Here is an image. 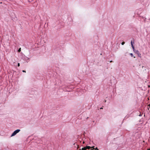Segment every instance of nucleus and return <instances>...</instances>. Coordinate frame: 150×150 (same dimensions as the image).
Returning <instances> with one entry per match:
<instances>
[{
	"label": "nucleus",
	"mask_w": 150,
	"mask_h": 150,
	"mask_svg": "<svg viewBox=\"0 0 150 150\" xmlns=\"http://www.w3.org/2000/svg\"><path fill=\"white\" fill-rule=\"evenodd\" d=\"M21 58L23 60L26 61L27 62H28L30 59V58L27 57L23 54H21Z\"/></svg>",
	"instance_id": "nucleus-1"
},
{
	"label": "nucleus",
	"mask_w": 150,
	"mask_h": 150,
	"mask_svg": "<svg viewBox=\"0 0 150 150\" xmlns=\"http://www.w3.org/2000/svg\"><path fill=\"white\" fill-rule=\"evenodd\" d=\"M57 23L58 24V27L59 28H61L64 26V23L61 20L58 21H57Z\"/></svg>",
	"instance_id": "nucleus-2"
},
{
	"label": "nucleus",
	"mask_w": 150,
	"mask_h": 150,
	"mask_svg": "<svg viewBox=\"0 0 150 150\" xmlns=\"http://www.w3.org/2000/svg\"><path fill=\"white\" fill-rule=\"evenodd\" d=\"M20 129H17L15 131H14L12 133L11 135V137H13L17 133H18L20 131Z\"/></svg>",
	"instance_id": "nucleus-3"
},
{
	"label": "nucleus",
	"mask_w": 150,
	"mask_h": 150,
	"mask_svg": "<svg viewBox=\"0 0 150 150\" xmlns=\"http://www.w3.org/2000/svg\"><path fill=\"white\" fill-rule=\"evenodd\" d=\"M133 50L134 52L135 53H136V54H137L138 55V56L139 57H141V54H140L139 52L138 51V50H135L134 49H134H133Z\"/></svg>",
	"instance_id": "nucleus-4"
},
{
	"label": "nucleus",
	"mask_w": 150,
	"mask_h": 150,
	"mask_svg": "<svg viewBox=\"0 0 150 150\" xmlns=\"http://www.w3.org/2000/svg\"><path fill=\"white\" fill-rule=\"evenodd\" d=\"M134 44V39H133V40H132L131 42V44L132 47L133 49H134V46L133 44Z\"/></svg>",
	"instance_id": "nucleus-5"
},
{
	"label": "nucleus",
	"mask_w": 150,
	"mask_h": 150,
	"mask_svg": "<svg viewBox=\"0 0 150 150\" xmlns=\"http://www.w3.org/2000/svg\"><path fill=\"white\" fill-rule=\"evenodd\" d=\"M72 34V33L68 32V33H67L66 34H65L64 35V36L67 37H69V36H70Z\"/></svg>",
	"instance_id": "nucleus-6"
},
{
	"label": "nucleus",
	"mask_w": 150,
	"mask_h": 150,
	"mask_svg": "<svg viewBox=\"0 0 150 150\" xmlns=\"http://www.w3.org/2000/svg\"><path fill=\"white\" fill-rule=\"evenodd\" d=\"M91 147V148L90 149H91V150H93L94 149H95L96 150H98V149L97 147L96 148H94L95 146H92Z\"/></svg>",
	"instance_id": "nucleus-7"
},
{
	"label": "nucleus",
	"mask_w": 150,
	"mask_h": 150,
	"mask_svg": "<svg viewBox=\"0 0 150 150\" xmlns=\"http://www.w3.org/2000/svg\"><path fill=\"white\" fill-rule=\"evenodd\" d=\"M21 48H19L18 50V52H20L21 51Z\"/></svg>",
	"instance_id": "nucleus-8"
},
{
	"label": "nucleus",
	"mask_w": 150,
	"mask_h": 150,
	"mask_svg": "<svg viewBox=\"0 0 150 150\" xmlns=\"http://www.w3.org/2000/svg\"><path fill=\"white\" fill-rule=\"evenodd\" d=\"M129 117V116H128V115H127V116H126L125 117V118H124V119H127V118H128Z\"/></svg>",
	"instance_id": "nucleus-9"
},
{
	"label": "nucleus",
	"mask_w": 150,
	"mask_h": 150,
	"mask_svg": "<svg viewBox=\"0 0 150 150\" xmlns=\"http://www.w3.org/2000/svg\"><path fill=\"white\" fill-rule=\"evenodd\" d=\"M130 55L132 57H133V54L132 53H130Z\"/></svg>",
	"instance_id": "nucleus-10"
},
{
	"label": "nucleus",
	"mask_w": 150,
	"mask_h": 150,
	"mask_svg": "<svg viewBox=\"0 0 150 150\" xmlns=\"http://www.w3.org/2000/svg\"><path fill=\"white\" fill-rule=\"evenodd\" d=\"M125 43V42H122V43H121V44L122 45H124Z\"/></svg>",
	"instance_id": "nucleus-11"
},
{
	"label": "nucleus",
	"mask_w": 150,
	"mask_h": 150,
	"mask_svg": "<svg viewBox=\"0 0 150 150\" xmlns=\"http://www.w3.org/2000/svg\"><path fill=\"white\" fill-rule=\"evenodd\" d=\"M20 66V63H18V64H17V66L18 67H19Z\"/></svg>",
	"instance_id": "nucleus-12"
},
{
	"label": "nucleus",
	"mask_w": 150,
	"mask_h": 150,
	"mask_svg": "<svg viewBox=\"0 0 150 150\" xmlns=\"http://www.w3.org/2000/svg\"><path fill=\"white\" fill-rule=\"evenodd\" d=\"M23 71V72H26V71H25V70H23V71Z\"/></svg>",
	"instance_id": "nucleus-13"
},
{
	"label": "nucleus",
	"mask_w": 150,
	"mask_h": 150,
	"mask_svg": "<svg viewBox=\"0 0 150 150\" xmlns=\"http://www.w3.org/2000/svg\"><path fill=\"white\" fill-rule=\"evenodd\" d=\"M139 116H141L142 115V114H141L139 115Z\"/></svg>",
	"instance_id": "nucleus-14"
},
{
	"label": "nucleus",
	"mask_w": 150,
	"mask_h": 150,
	"mask_svg": "<svg viewBox=\"0 0 150 150\" xmlns=\"http://www.w3.org/2000/svg\"><path fill=\"white\" fill-rule=\"evenodd\" d=\"M16 90L17 91H18L19 90V88H17L16 89Z\"/></svg>",
	"instance_id": "nucleus-15"
},
{
	"label": "nucleus",
	"mask_w": 150,
	"mask_h": 150,
	"mask_svg": "<svg viewBox=\"0 0 150 150\" xmlns=\"http://www.w3.org/2000/svg\"><path fill=\"white\" fill-rule=\"evenodd\" d=\"M147 150H150V148L147 149Z\"/></svg>",
	"instance_id": "nucleus-16"
},
{
	"label": "nucleus",
	"mask_w": 150,
	"mask_h": 150,
	"mask_svg": "<svg viewBox=\"0 0 150 150\" xmlns=\"http://www.w3.org/2000/svg\"><path fill=\"white\" fill-rule=\"evenodd\" d=\"M104 102L105 103V102H106V100H104Z\"/></svg>",
	"instance_id": "nucleus-17"
},
{
	"label": "nucleus",
	"mask_w": 150,
	"mask_h": 150,
	"mask_svg": "<svg viewBox=\"0 0 150 150\" xmlns=\"http://www.w3.org/2000/svg\"><path fill=\"white\" fill-rule=\"evenodd\" d=\"M103 106L102 107H101V108H100V109H103Z\"/></svg>",
	"instance_id": "nucleus-18"
},
{
	"label": "nucleus",
	"mask_w": 150,
	"mask_h": 150,
	"mask_svg": "<svg viewBox=\"0 0 150 150\" xmlns=\"http://www.w3.org/2000/svg\"><path fill=\"white\" fill-rule=\"evenodd\" d=\"M112 61L111 60L110 61V62H112Z\"/></svg>",
	"instance_id": "nucleus-19"
},
{
	"label": "nucleus",
	"mask_w": 150,
	"mask_h": 150,
	"mask_svg": "<svg viewBox=\"0 0 150 150\" xmlns=\"http://www.w3.org/2000/svg\"><path fill=\"white\" fill-rule=\"evenodd\" d=\"M88 117H87V118H86V119H87L88 118Z\"/></svg>",
	"instance_id": "nucleus-20"
},
{
	"label": "nucleus",
	"mask_w": 150,
	"mask_h": 150,
	"mask_svg": "<svg viewBox=\"0 0 150 150\" xmlns=\"http://www.w3.org/2000/svg\"><path fill=\"white\" fill-rule=\"evenodd\" d=\"M134 58H135V57H133Z\"/></svg>",
	"instance_id": "nucleus-21"
},
{
	"label": "nucleus",
	"mask_w": 150,
	"mask_h": 150,
	"mask_svg": "<svg viewBox=\"0 0 150 150\" xmlns=\"http://www.w3.org/2000/svg\"><path fill=\"white\" fill-rule=\"evenodd\" d=\"M149 20H150V19H149Z\"/></svg>",
	"instance_id": "nucleus-22"
}]
</instances>
